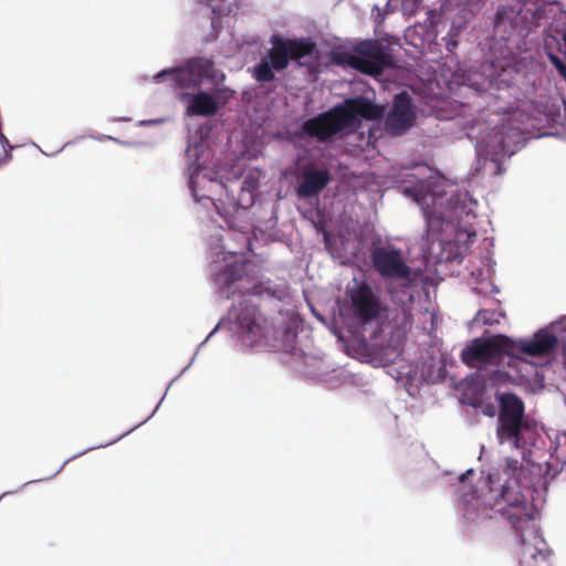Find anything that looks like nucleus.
<instances>
[{
    "label": "nucleus",
    "mask_w": 566,
    "mask_h": 566,
    "mask_svg": "<svg viewBox=\"0 0 566 566\" xmlns=\"http://www.w3.org/2000/svg\"><path fill=\"white\" fill-rule=\"evenodd\" d=\"M381 115L382 108L366 97L346 98L328 111L306 119L301 125L297 136L324 144L345 130L358 129L361 119L374 120Z\"/></svg>",
    "instance_id": "f257e3e1"
},
{
    "label": "nucleus",
    "mask_w": 566,
    "mask_h": 566,
    "mask_svg": "<svg viewBox=\"0 0 566 566\" xmlns=\"http://www.w3.org/2000/svg\"><path fill=\"white\" fill-rule=\"evenodd\" d=\"M500 497L505 504L501 505L502 503L496 499V505L500 506L497 511L509 521L516 536L520 538L521 563L526 566H532V560L535 562L538 556L544 559L545 555L542 548L537 546V544L543 543V541L534 534L533 538L535 544L532 545L527 543L524 537V532L530 530L533 521V514L525 496L520 491L513 490L505 483L502 485Z\"/></svg>",
    "instance_id": "f03ea898"
},
{
    "label": "nucleus",
    "mask_w": 566,
    "mask_h": 566,
    "mask_svg": "<svg viewBox=\"0 0 566 566\" xmlns=\"http://www.w3.org/2000/svg\"><path fill=\"white\" fill-rule=\"evenodd\" d=\"M272 48L265 56L253 66L251 74L259 83H268L275 80V72H281L289 66L290 60L298 61L310 56L315 51V43L310 39H285L272 35Z\"/></svg>",
    "instance_id": "7ed1b4c3"
},
{
    "label": "nucleus",
    "mask_w": 566,
    "mask_h": 566,
    "mask_svg": "<svg viewBox=\"0 0 566 566\" xmlns=\"http://www.w3.org/2000/svg\"><path fill=\"white\" fill-rule=\"evenodd\" d=\"M516 343L505 335H495L489 338H474L461 352V360L470 368L482 365H499L505 357L506 365L513 366L518 360L515 356Z\"/></svg>",
    "instance_id": "20e7f679"
},
{
    "label": "nucleus",
    "mask_w": 566,
    "mask_h": 566,
    "mask_svg": "<svg viewBox=\"0 0 566 566\" xmlns=\"http://www.w3.org/2000/svg\"><path fill=\"white\" fill-rule=\"evenodd\" d=\"M335 61L371 76L395 65L391 49L377 40H364L354 46V53H338Z\"/></svg>",
    "instance_id": "39448f33"
},
{
    "label": "nucleus",
    "mask_w": 566,
    "mask_h": 566,
    "mask_svg": "<svg viewBox=\"0 0 566 566\" xmlns=\"http://www.w3.org/2000/svg\"><path fill=\"white\" fill-rule=\"evenodd\" d=\"M496 437L501 444L512 442L516 449L526 447L525 432L530 426L524 419V402L515 394L505 392L499 398Z\"/></svg>",
    "instance_id": "423d86ee"
},
{
    "label": "nucleus",
    "mask_w": 566,
    "mask_h": 566,
    "mask_svg": "<svg viewBox=\"0 0 566 566\" xmlns=\"http://www.w3.org/2000/svg\"><path fill=\"white\" fill-rule=\"evenodd\" d=\"M541 17L537 10L530 8L501 7L495 14L494 29L507 36L514 33H528L537 27Z\"/></svg>",
    "instance_id": "0eeeda50"
},
{
    "label": "nucleus",
    "mask_w": 566,
    "mask_h": 566,
    "mask_svg": "<svg viewBox=\"0 0 566 566\" xmlns=\"http://www.w3.org/2000/svg\"><path fill=\"white\" fill-rule=\"evenodd\" d=\"M350 312L360 325L376 321L382 311L380 297L366 282L347 290Z\"/></svg>",
    "instance_id": "6e6552de"
},
{
    "label": "nucleus",
    "mask_w": 566,
    "mask_h": 566,
    "mask_svg": "<svg viewBox=\"0 0 566 566\" xmlns=\"http://www.w3.org/2000/svg\"><path fill=\"white\" fill-rule=\"evenodd\" d=\"M371 263L376 272L385 279L409 280L411 268L403 260L400 250L379 247L371 251Z\"/></svg>",
    "instance_id": "1a4fd4ad"
},
{
    "label": "nucleus",
    "mask_w": 566,
    "mask_h": 566,
    "mask_svg": "<svg viewBox=\"0 0 566 566\" xmlns=\"http://www.w3.org/2000/svg\"><path fill=\"white\" fill-rule=\"evenodd\" d=\"M234 311L237 323L245 342L253 345L266 337V318L263 317L253 304L243 300Z\"/></svg>",
    "instance_id": "9d476101"
},
{
    "label": "nucleus",
    "mask_w": 566,
    "mask_h": 566,
    "mask_svg": "<svg viewBox=\"0 0 566 566\" xmlns=\"http://www.w3.org/2000/svg\"><path fill=\"white\" fill-rule=\"evenodd\" d=\"M416 114L412 109L411 97L402 92L395 96L391 111L387 114L385 129L392 136L402 135L415 123Z\"/></svg>",
    "instance_id": "9b49d317"
},
{
    "label": "nucleus",
    "mask_w": 566,
    "mask_h": 566,
    "mask_svg": "<svg viewBox=\"0 0 566 566\" xmlns=\"http://www.w3.org/2000/svg\"><path fill=\"white\" fill-rule=\"evenodd\" d=\"M213 62L207 59H200L192 62L190 69L165 70L155 76L156 81L169 76L171 81L180 88H190L199 86L200 81L195 77V72L200 76L213 77Z\"/></svg>",
    "instance_id": "f8f14e48"
},
{
    "label": "nucleus",
    "mask_w": 566,
    "mask_h": 566,
    "mask_svg": "<svg viewBox=\"0 0 566 566\" xmlns=\"http://www.w3.org/2000/svg\"><path fill=\"white\" fill-rule=\"evenodd\" d=\"M332 176L327 168H314L305 166L301 171V180L296 188L298 198H312L317 196L329 182Z\"/></svg>",
    "instance_id": "ddd939ff"
},
{
    "label": "nucleus",
    "mask_w": 566,
    "mask_h": 566,
    "mask_svg": "<svg viewBox=\"0 0 566 566\" xmlns=\"http://www.w3.org/2000/svg\"><path fill=\"white\" fill-rule=\"evenodd\" d=\"M515 356L518 358L513 366L523 360L518 357L517 353L525 354L532 357H542L548 355L557 345V337L541 329L535 333L530 340L521 339L516 342Z\"/></svg>",
    "instance_id": "4468645a"
},
{
    "label": "nucleus",
    "mask_w": 566,
    "mask_h": 566,
    "mask_svg": "<svg viewBox=\"0 0 566 566\" xmlns=\"http://www.w3.org/2000/svg\"><path fill=\"white\" fill-rule=\"evenodd\" d=\"M252 266L253 263L248 260L234 261L217 275L216 281L228 295L241 292L237 283L244 280Z\"/></svg>",
    "instance_id": "2eb2a0df"
},
{
    "label": "nucleus",
    "mask_w": 566,
    "mask_h": 566,
    "mask_svg": "<svg viewBox=\"0 0 566 566\" xmlns=\"http://www.w3.org/2000/svg\"><path fill=\"white\" fill-rule=\"evenodd\" d=\"M180 99L187 103L189 116H212L219 109V103L209 93L200 91L195 95L182 93Z\"/></svg>",
    "instance_id": "dca6fc26"
},
{
    "label": "nucleus",
    "mask_w": 566,
    "mask_h": 566,
    "mask_svg": "<svg viewBox=\"0 0 566 566\" xmlns=\"http://www.w3.org/2000/svg\"><path fill=\"white\" fill-rule=\"evenodd\" d=\"M423 213L427 221V239L434 241L438 239V233L442 226V218L438 216L433 210L429 209V207L423 210Z\"/></svg>",
    "instance_id": "f3484780"
},
{
    "label": "nucleus",
    "mask_w": 566,
    "mask_h": 566,
    "mask_svg": "<svg viewBox=\"0 0 566 566\" xmlns=\"http://www.w3.org/2000/svg\"><path fill=\"white\" fill-rule=\"evenodd\" d=\"M395 322L398 331H401L403 334L410 331L413 324V316L410 306L403 305L400 313L396 315Z\"/></svg>",
    "instance_id": "a211bd4d"
},
{
    "label": "nucleus",
    "mask_w": 566,
    "mask_h": 566,
    "mask_svg": "<svg viewBox=\"0 0 566 566\" xmlns=\"http://www.w3.org/2000/svg\"><path fill=\"white\" fill-rule=\"evenodd\" d=\"M0 144L2 146V153L0 155V166L8 164L12 160L11 151L15 148V146L11 145L10 140L2 132V120H0Z\"/></svg>",
    "instance_id": "6ab92c4d"
},
{
    "label": "nucleus",
    "mask_w": 566,
    "mask_h": 566,
    "mask_svg": "<svg viewBox=\"0 0 566 566\" xmlns=\"http://www.w3.org/2000/svg\"><path fill=\"white\" fill-rule=\"evenodd\" d=\"M522 468V464L518 460L516 459H511V458H507L505 460V471L507 474L510 475H515L516 472H518Z\"/></svg>",
    "instance_id": "aec40b11"
},
{
    "label": "nucleus",
    "mask_w": 566,
    "mask_h": 566,
    "mask_svg": "<svg viewBox=\"0 0 566 566\" xmlns=\"http://www.w3.org/2000/svg\"><path fill=\"white\" fill-rule=\"evenodd\" d=\"M548 56L558 73L566 78V64L555 54L549 53Z\"/></svg>",
    "instance_id": "412c9836"
},
{
    "label": "nucleus",
    "mask_w": 566,
    "mask_h": 566,
    "mask_svg": "<svg viewBox=\"0 0 566 566\" xmlns=\"http://www.w3.org/2000/svg\"><path fill=\"white\" fill-rule=\"evenodd\" d=\"M212 1H213V0H201L200 2H201V3H205V4H206V6H208V7H211V8H212V12H213V13H216V9H214V8H213V6H212Z\"/></svg>",
    "instance_id": "4be33fe9"
},
{
    "label": "nucleus",
    "mask_w": 566,
    "mask_h": 566,
    "mask_svg": "<svg viewBox=\"0 0 566 566\" xmlns=\"http://www.w3.org/2000/svg\"><path fill=\"white\" fill-rule=\"evenodd\" d=\"M416 200H417V202L421 203L422 201L427 200V197L426 196H420V193H418Z\"/></svg>",
    "instance_id": "5701e85b"
},
{
    "label": "nucleus",
    "mask_w": 566,
    "mask_h": 566,
    "mask_svg": "<svg viewBox=\"0 0 566 566\" xmlns=\"http://www.w3.org/2000/svg\"><path fill=\"white\" fill-rule=\"evenodd\" d=\"M458 196L459 197L463 196L464 198H468L469 197V192L468 191L460 192Z\"/></svg>",
    "instance_id": "b1692460"
},
{
    "label": "nucleus",
    "mask_w": 566,
    "mask_h": 566,
    "mask_svg": "<svg viewBox=\"0 0 566 566\" xmlns=\"http://www.w3.org/2000/svg\"><path fill=\"white\" fill-rule=\"evenodd\" d=\"M492 480H493V478H492V475H490V476H489V481H490V483H492Z\"/></svg>",
    "instance_id": "393cba45"
}]
</instances>
